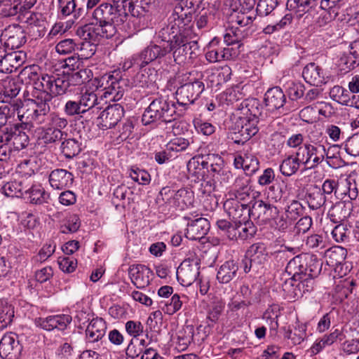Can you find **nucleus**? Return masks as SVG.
<instances>
[{"mask_svg":"<svg viewBox=\"0 0 359 359\" xmlns=\"http://www.w3.org/2000/svg\"><path fill=\"white\" fill-rule=\"evenodd\" d=\"M191 34L183 35L180 40H175L171 46L163 47L151 43L140 53L132 57L128 68L135 66L142 69L157 59L165 57L172 52L174 61L177 64L183 63L187 57L189 59L196 55V50L198 49V43L195 41H191Z\"/></svg>","mask_w":359,"mask_h":359,"instance_id":"f257e3e1","label":"nucleus"},{"mask_svg":"<svg viewBox=\"0 0 359 359\" xmlns=\"http://www.w3.org/2000/svg\"><path fill=\"white\" fill-rule=\"evenodd\" d=\"M322 266V261L316 255L309 254L297 255L287 263L286 272L292 275L290 284L294 286L293 282H298L294 297H301L313 290L314 279L320 273Z\"/></svg>","mask_w":359,"mask_h":359,"instance_id":"f03ea898","label":"nucleus"},{"mask_svg":"<svg viewBox=\"0 0 359 359\" xmlns=\"http://www.w3.org/2000/svg\"><path fill=\"white\" fill-rule=\"evenodd\" d=\"M201 72L191 71L179 73L175 76L178 87L175 91V99L179 106L187 109L199 98L205 90Z\"/></svg>","mask_w":359,"mask_h":359,"instance_id":"7ed1b4c3","label":"nucleus"},{"mask_svg":"<svg viewBox=\"0 0 359 359\" xmlns=\"http://www.w3.org/2000/svg\"><path fill=\"white\" fill-rule=\"evenodd\" d=\"M175 109L174 102L169 101L163 96L157 97L145 109L142 116V122L144 126L158 121L171 122L175 120L173 116L176 113Z\"/></svg>","mask_w":359,"mask_h":359,"instance_id":"20e7f679","label":"nucleus"},{"mask_svg":"<svg viewBox=\"0 0 359 359\" xmlns=\"http://www.w3.org/2000/svg\"><path fill=\"white\" fill-rule=\"evenodd\" d=\"M30 81H32L33 91L32 98L27 102H50L52 98L59 96L55 90V84L52 80V75L47 74H38L36 72H31L29 74Z\"/></svg>","mask_w":359,"mask_h":359,"instance_id":"39448f33","label":"nucleus"},{"mask_svg":"<svg viewBox=\"0 0 359 359\" xmlns=\"http://www.w3.org/2000/svg\"><path fill=\"white\" fill-rule=\"evenodd\" d=\"M297 156L307 169H316L327 156L325 147L320 144H304L297 149Z\"/></svg>","mask_w":359,"mask_h":359,"instance_id":"423d86ee","label":"nucleus"},{"mask_svg":"<svg viewBox=\"0 0 359 359\" xmlns=\"http://www.w3.org/2000/svg\"><path fill=\"white\" fill-rule=\"evenodd\" d=\"M98 85L100 88H103L105 97L109 95L111 96V100L118 101L124 94L126 81L122 79L119 71H114L102 76Z\"/></svg>","mask_w":359,"mask_h":359,"instance_id":"0eeeda50","label":"nucleus"},{"mask_svg":"<svg viewBox=\"0 0 359 359\" xmlns=\"http://www.w3.org/2000/svg\"><path fill=\"white\" fill-rule=\"evenodd\" d=\"M194 12V8L182 4V2L180 1L169 16L168 22H171L175 27L180 28V31L184 34H191V29L194 23L193 22Z\"/></svg>","mask_w":359,"mask_h":359,"instance_id":"6e6552de","label":"nucleus"},{"mask_svg":"<svg viewBox=\"0 0 359 359\" xmlns=\"http://www.w3.org/2000/svg\"><path fill=\"white\" fill-rule=\"evenodd\" d=\"M112 0V4L109 3H102L97 7L92 15L93 20L95 24L106 21L116 20L120 19V22L123 23L128 18V13L124 12L122 8L118 7L121 1Z\"/></svg>","mask_w":359,"mask_h":359,"instance_id":"1a4fd4ad","label":"nucleus"},{"mask_svg":"<svg viewBox=\"0 0 359 359\" xmlns=\"http://www.w3.org/2000/svg\"><path fill=\"white\" fill-rule=\"evenodd\" d=\"M235 8H233V12L231 14L230 18L232 23L241 27H248L252 24L255 16L249 14L255 4L256 0H233Z\"/></svg>","mask_w":359,"mask_h":359,"instance_id":"9d476101","label":"nucleus"},{"mask_svg":"<svg viewBox=\"0 0 359 359\" xmlns=\"http://www.w3.org/2000/svg\"><path fill=\"white\" fill-rule=\"evenodd\" d=\"M200 259L197 257L185 259L176 272L177 280L184 286L191 285L199 276Z\"/></svg>","mask_w":359,"mask_h":359,"instance_id":"9b49d317","label":"nucleus"},{"mask_svg":"<svg viewBox=\"0 0 359 359\" xmlns=\"http://www.w3.org/2000/svg\"><path fill=\"white\" fill-rule=\"evenodd\" d=\"M201 158V167L208 170L210 168V171L214 173L215 177H217L220 184L229 182L232 175L231 172L223 170L224 160L219 154H208Z\"/></svg>","mask_w":359,"mask_h":359,"instance_id":"f8f14e48","label":"nucleus"},{"mask_svg":"<svg viewBox=\"0 0 359 359\" xmlns=\"http://www.w3.org/2000/svg\"><path fill=\"white\" fill-rule=\"evenodd\" d=\"M238 109L243 116L241 117L242 122L252 126L257 127L259 117L262 115V106L257 98H248L243 100L238 106Z\"/></svg>","mask_w":359,"mask_h":359,"instance_id":"ddd939ff","label":"nucleus"},{"mask_svg":"<svg viewBox=\"0 0 359 359\" xmlns=\"http://www.w3.org/2000/svg\"><path fill=\"white\" fill-rule=\"evenodd\" d=\"M22 351V346L14 332L5 334L0 340V356L3 359H19Z\"/></svg>","mask_w":359,"mask_h":359,"instance_id":"4468645a","label":"nucleus"},{"mask_svg":"<svg viewBox=\"0 0 359 359\" xmlns=\"http://www.w3.org/2000/svg\"><path fill=\"white\" fill-rule=\"evenodd\" d=\"M52 80L55 84V90L60 95L65 94L67 91H71V86L81 85V80L79 77L76 71H63L62 74L52 75Z\"/></svg>","mask_w":359,"mask_h":359,"instance_id":"2eb2a0df","label":"nucleus"},{"mask_svg":"<svg viewBox=\"0 0 359 359\" xmlns=\"http://www.w3.org/2000/svg\"><path fill=\"white\" fill-rule=\"evenodd\" d=\"M264 104L270 111L281 110V112L287 113L290 109L285 107L286 96L279 86H275L267 90L264 94Z\"/></svg>","mask_w":359,"mask_h":359,"instance_id":"dca6fc26","label":"nucleus"},{"mask_svg":"<svg viewBox=\"0 0 359 359\" xmlns=\"http://www.w3.org/2000/svg\"><path fill=\"white\" fill-rule=\"evenodd\" d=\"M124 115V109L119 104L109 105L98 116L100 124L102 129L114 127Z\"/></svg>","mask_w":359,"mask_h":359,"instance_id":"f3484780","label":"nucleus"},{"mask_svg":"<svg viewBox=\"0 0 359 359\" xmlns=\"http://www.w3.org/2000/svg\"><path fill=\"white\" fill-rule=\"evenodd\" d=\"M4 46L10 50L18 49L26 42L24 29L19 25L9 26L1 34Z\"/></svg>","mask_w":359,"mask_h":359,"instance_id":"a211bd4d","label":"nucleus"},{"mask_svg":"<svg viewBox=\"0 0 359 359\" xmlns=\"http://www.w3.org/2000/svg\"><path fill=\"white\" fill-rule=\"evenodd\" d=\"M279 214L278 208L262 200L255 201L250 207V217L266 221L274 219Z\"/></svg>","mask_w":359,"mask_h":359,"instance_id":"6ab92c4d","label":"nucleus"},{"mask_svg":"<svg viewBox=\"0 0 359 359\" xmlns=\"http://www.w3.org/2000/svg\"><path fill=\"white\" fill-rule=\"evenodd\" d=\"M223 206L229 217L235 222L250 217V207L238 199L229 198L224 201Z\"/></svg>","mask_w":359,"mask_h":359,"instance_id":"aec40b11","label":"nucleus"},{"mask_svg":"<svg viewBox=\"0 0 359 359\" xmlns=\"http://www.w3.org/2000/svg\"><path fill=\"white\" fill-rule=\"evenodd\" d=\"M0 57V72L11 74L25 62L26 54L22 51H13Z\"/></svg>","mask_w":359,"mask_h":359,"instance_id":"412c9836","label":"nucleus"},{"mask_svg":"<svg viewBox=\"0 0 359 359\" xmlns=\"http://www.w3.org/2000/svg\"><path fill=\"white\" fill-rule=\"evenodd\" d=\"M210 227V222L207 219L197 218L188 223L185 236L189 240H200L208 233Z\"/></svg>","mask_w":359,"mask_h":359,"instance_id":"4be33fe9","label":"nucleus"},{"mask_svg":"<svg viewBox=\"0 0 359 359\" xmlns=\"http://www.w3.org/2000/svg\"><path fill=\"white\" fill-rule=\"evenodd\" d=\"M349 48L348 53H344L339 61V65L346 72H349L359 66V40L351 43Z\"/></svg>","mask_w":359,"mask_h":359,"instance_id":"5701e85b","label":"nucleus"},{"mask_svg":"<svg viewBox=\"0 0 359 359\" xmlns=\"http://www.w3.org/2000/svg\"><path fill=\"white\" fill-rule=\"evenodd\" d=\"M49 183L55 189H63L70 187L74 182L72 172L65 169L57 168L52 170L49 174Z\"/></svg>","mask_w":359,"mask_h":359,"instance_id":"b1692460","label":"nucleus"},{"mask_svg":"<svg viewBox=\"0 0 359 359\" xmlns=\"http://www.w3.org/2000/svg\"><path fill=\"white\" fill-rule=\"evenodd\" d=\"M22 19L27 24L29 32L34 36H41L45 34L46 22L41 14L27 11L22 14Z\"/></svg>","mask_w":359,"mask_h":359,"instance_id":"393cba45","label":"nucleus"},{"mask_svg":"<svg viewBox=\"0 0 359 359\" xmlns=\"http://www.w3.org/2000/svg\"><path fill=\"white\" fill-rule=\"evenodd\" d=\"M150 269L142 264H133L129 267L128 273L132 283L137 288H144L149 284Z\"/></svg>","mask_w":359,"mask_h":359,"instance_id":"a878e982","label":"nucleus"},{"mask_svg":"<svg viewBox=\"0 0 359 359\" xmlns=\"http://www.w3.org/2000/svg\"><path fill=\"white\" fill-rule=\"evenodd\" d=\"M238 269L239 264L238 262L233 259L225 262L221 265L217 271V280L222 284L229 283L237 277Z\"/></svg>","mask_w":359,"mask_h":359,"instance_id":"bb28decb","label":"nucleus"},{"mask_svg":"<svg viewBox=\"0 0 359 359\" xmlns=\"http://www.w3.org/2000/svg\"><path fill=\"white\" fill-rule=\"evenodd\" d=\"M302 76L306 83L313 86H320L325 83L323 71L314 62L309 63L303 69Z\"/></svg>","mask_w":359,"mask_h":359,"instance_id":"cd10ccee","label":"nucleus"},{"mask_svg":"<svg viewBox=\"0 0 359 359\" xmlns=\"http://www.w3.org/2000/svg\"><path fill=\"white\" fill-rule=\"evenodd\" d=\"M106 329V323L102 318H93L86 330V338L92 343L98 341L104 336Z\"/></svg>","mask_w":359,"mask_h":359,"instance_id":"c85d7f7f","label":"nucleus"},{"mask_svg":"<svg viewBox=\"0 0 359 359\" xmlns=\"http://www.w3.org/2000/svg\"><path fill=\"white\" fill-rule=\"evenodd\" d=\"M246 254L252 259L254 267L259 270L268 259V252L265 245L262 243L252 244L247 250Z\"/></svg>","mask_w":359,"mask_h":359,"instance_id":"c756f323","label":"nucleus"},{"mask_svg":"<svg viewBox=\"0 0 359 359\" xmlns=\"http://www.w3.org/2000/svg\"><path fill=\"white\" fill-rule=\"evenodd\" d=\"M305 199L309 208L312 210H318L329 205L328 202L322 194L320 187L318 185H313L307 189Z\"/></svg>","mask_w":359,"mask_h":359,"instance_id":"7c9ffc66","label":"nucleus"},{"mask_svg":"<svg viewBox=\"0 0 359 359\" xmlns=\"http://www.w3.org/2000/svg\"><path fill=\"white\" fill-rule=\"evenodd\" d=\"M13 105L18 106V109L15 110L16 121L18 120L22 124L31 125L34 124L33 121V112L32 107L27 102L24 104L20 99L13 100Z\"/></svg>","mask_w":359,"mask_h":359,"instance_id":"2f4dec72","label":"nucleus"},{"mask_svg":"<svg viewBox=\"0 0 359 359\" xmlns=\"http://www.w3.org/2000/svg\"><path fill=\"white\" fill-rule=\"evenodd\" d=\"M100 101L93 92L86 91L79 97L80 105H81L84 114L92 111L93 113L97 114L102 109Z\"/></svg>","mask_w":359,"mask_h":359,"instance_id":"473e14b6","label":"nucleus"},{"mask_svg":"<svg viewBox=\"0 0 359 359\" xmlns=\"http://www.w3.org/2000/svg\"><path fill=\"white\" fill-rule=\"evenodd\" d=\"M252 126L253 124L248 125L242 122L241 128H238V131L231 133L230 138L233 141L235 144H243L252 137L255 135L259 131L258 127H255Z\"/></svg>","mask_w":359,"mask_h":359,"instance_id":"72a5a7b5","label":"nucleus"},{"mask_svg":"<svg viewBox=\"0 0 359 359\" xmlns=\"http://www.w3.org/2000/svg\"><path fill=\"white\" fill-rule=\"evenodd\" d=\"M236 240L245 241L251 238L256 233V227L251 221L248 219L235 222Z\"/></svg>","mask_w":359,"mask_h":359,"instance_id":"f704fd0d","label":"nucleus"},{"mask_svg":"<svg viewBox=\"0 0 359 359\" xmlns=\"http://www.w3.org/2000/svg\"><path fill=\"white\" fill-rule=\"evenodd\" d=\"M346 250L340 246H333L325 252L327 264L333 268L342 264L346 259Z\"/></svg>","mask_w":359,"mask_h":359,"instance_id":"c9c22d12","label":"nucleus"},{"mask_svg":"<svg viewBox=\"0 0 359 359\" xmlns=\"http://www.w3.org/2000/svg\"><path fill=\"white\" fill-rule=\"evenodd\" d=\"M312 223V219L309 216L300 218L296 224L292 226V232L287 233L285 238L293 243H298L299 234L306 233L311 227Z\"/></svg>","mask_w":359,"mask_h":359,"instance_id":"e433bc0d","label":"nucleus"},{"mask_svg":"<svg viewBox=\"0 0 359 359\" xmlns=\"http://www.w3.org/2000/svg\"><path fill=\"white\" fill-rule=\"evenodd\" d=\"M185 35L182 33L180 28L175 27L171 22L162 27L158 32V36L161 41L167 42V46H171L175 40H180V38Z\"/></svg>","mask_w":359,"mask_h":359,"instance_id":"4c0bfd02","label":"nucleus"},{"mask_svg":"<svg viewBox=\"0 0 359 359\" xmlns=\"http://www.w3.org/2000/svg\"><path fill=\"white\" fill-rule=\"evenodd\" d=\"M18 106L13 105V101L5 102L0 106V127L15 125L16 122L15 110Z\"/></svg>","mask_w":359,"mask_h":359,"instance_id":"58836bf2","label":"nucleus"},{"mask_svg":"<svg viewBox=\"0 0 359 359\" xmlns=\"http://www.w3.org/2000/svg\"><path fill=\"white\" fill-rule=\"evenodd\" d=\"M194 335V327L193 325H184L179 330L177 334L176 348L178 351L186 350L193 341Z\"/></svg>","mask_w":359,"mask_h":359,"instance_id":"ea45409f","label":"nucleus"},{"mask_svg":"<svg viewBox=\"0 0 359 359\" xmlns=\"http://www.w3.org/2000/svg\"><path fill=\"white\" fill-rule=\"evenodd\" d=\"M60 14L63 17L73 15L74 19L83 18L85 15V10L82 8H76L75 0H58Z\"/></svg>","mask_w":359,"mask_h":359,"instance_id":"a19ab883","label":"nucleus"},{"mask_svg":"<svg viewBox=\"0 0 359 359\" xmlns=\"http://www.w3.org/2000/svg\"><path fill=\"white\" fill-rule=\"evenodd\" d=\"M248 35L247 27L232 26L224 35V41L227 46L238 43L243 40Z\"/></svg>","mask_w":359,"mask_h":359,"instance_id":"79ce46f5","label":"nucleus"},{"mask_svg":"<svg viewBox=\"0 0 359 359\" xmlns=\"http://www.w3.org/2000/svg\"><path fill=\"white\" fill-rule=\"evenodd\" d=\"M338 187V180L327 179L323 182L322 187H320L322 194L330 205L337 203L336 194L337 192Z\"/></svg>","mask_w":359,"mask_h":359,"instance_id":"37998d69","label":"nucleus"},{"mask_svg":"<svg viewBox=\"0 0 359 359\" xmlns=\"http://www.w3.org/2000/svg\"><path fill=\"white\" fill-rule=\"evenodd\" d=\"M318 0H287V8L301 18L314 6Z\"/></svg>","mask_w":359,"mask_h":359,"instance_id":"c03bdc74","label":"nucleus"},{"mask_svg":"<svg viewBox=\"0 0 359 359\" xmlns=\"http://www.w3.org/2000/svg\"><path fill=\"white\" fill-rule=\"evenodd\" d=\"M25 192L28 195L30 202L34 204H41L47 202L49 198V194L46 193L40 184L32 185Z\"/></svg>","mask_w":359,"mask_h":359,"instance_id":"a18cd8bd","label":"nucleus"},{"mask_svg":"<svg viewBox=\"0 0 359 359\" xmlns=\"http://www.w3.org/2000/svg\"><path fill=\"white\" fill-rule=\"evenodd\" d=\"M302 164L299 157L289 156L285 158L280 165V172L286 177L296 173Z\"/></svg>","mask_w":359,"mask_h":359,"instance_id":"49530a36","label":"nucleus"},{"mask_svg":"<svg viewBox=\"0 0 359 359\" xmlns=\"http://www.w3.org/2000/svg\"><path fill=\"white\" fill-rule=\"evenodd\" d=\"M14 307L6 300H0V329L11 325L14 318Z\"/></svg>","mask_w":359,"mask_h":359,"instance_id":"de8ad7c7","label":"nucleus"},{"mask_svg":"<svg viewBox=\"0 0 359 359\" xmlns=\"http://www.w3.org/2000/svg\"><path fill=\"white\" fill-rule=\"evenodd\" d=\"M78 34L83 39L84 41H92L97 45V43L102 38L98 28L95 25V22L85 25L78 29Z\"/></svg>","mask_w":359,"mask_h":359,"instance_id":"09e8293b","label":"nucleus"},{"mask_svg":"<svg viewBox=\"0 0 359 359\" xmlns=\"http://www.w3.org/2000/svg\"><path fill=\"white\" fill-rule=\"evenodd\" d=\"M60 149L66 158L71 159L77 156L81 151V144L74 138L64 139Z\"/></svg>","mask_w":359,"mask_h":359,"instance_id":"8fccbe9b","label":"nucleus"},{"mask_svg":"<svg viewBox=\"0 0 359 359\" xmlns=\"http://www.w3.org/2000/svg\"><path fill=\"white\" fill-rule=\"evenodd\" d=\"M1 85L3 86L1 93L6 97H15L20 91V83L13 78L7 77L2 80Z\"/></svg>","mask_w":359,"mask_h":359,"instance_id":"3c124183","label":"nucleus"},{"mask_svg":"<svg viewBox=\"0 0 359 359\" xmlns=\"http://www.w3.org/2000/svg\"><path fill=\"white\" fill-rule=\"evenodd\" d=\"M193 192L185 188H182L175 191L173 205L184 209L185 207L191 205L193 202Z\"/></svg>","mask_w":359,"mask_h":359,"instance_id":"603ef678","label":"nucleus"},{"mask_svg":"<svg viewBox=\"0 0 359 359\" xmlns=\"http://www.w3.org/2000/svg\"><path fill=\"white\" fill-rule=\"evenodd\" d=\"M97 44L92 41H83L76 46V54L81 60H87L93 57L97 50Z\"/></svg>","mask_w":359,"mask_h":359,"instance_id":"864d4df0","label":"nucleus"},{"mask_svg":"<svg viewBox=\"0 0 359 359\" xmlns=\"http://www.w3.org/2000/svg\"><path fill=\"white\" fill-rule=\"evenodd\" d=\"M120 22V19L116 20L106 21L95 24L97 27L102 38L111 39L114 36L117 32L116 27Z\"/></svg>","mask_w":359,"mask_h":359,"instance_id":"5fc2aeb1","label":"nucleus"},{"mask_svg":"<svg viewBox=\"0 0 359 359\" xmlns=\"http://www.w3.org/2000/svg\"><path fill=\"white\" fill-rule=\"evenodd\" d=\"M67 136V133L59 130H55L48 127L43 129L41 139L46 144L55 143L60 142Z\"/></svg>","mask_w":359,"mask_h":359,"instance_id":"6e6d98bb","label":"nucleus"},{"mask_svg":"<svg viewBox=\"0 0 359 359\" xmlns=\"http://www.w3.org/2000/svg\"><path fill=\"white\" fill-rule=\"evenodd\" d=\"M331 99L342 105H345L350 97V92L340 86H334L330 90Z\"/></svg>","mask_w":359,"mask_h":359,"instance_id":"4d7b16f0","label":"nucleus"},{"mask_svg":"<svg viewBox=\"0 0 359 359\" xmlns=\"http://www.w3.org/2000/svg\"><path fill=\"white\" fill-rule=\"evenodd\" d=\"M279 0H259L256 13L259 16H266L278 5Z\"/></svg>","mask_w":359,"mask_h":359,"instance_id":"13d9d810","label":"nucleus"},{"mask_svg":"<svg viewBox=\"0 0 359 359\" xmlns=\"http://www.w3.org/2000/svg\"><path fill=\"white\" fill-rule=\"evenodd\" d=\"M219 43V39L217 37H215L209 43L210 50L205 53V58L210 62H217L223 60L222 48H214Z\"/></svg>","mask_w":359,"mask_h":359,"instance_id":"bf43d9fd","label":"nucleus"},{"mask_svg":"<svg viewBox=\"0 0 359 359\" xmlns=\"http://www.w3.org/2000/svg\"><path fill=\"white\" fill-rule=\"evenodd\" d=\"M67 125V119L57 113H50L48 117L46 126L51 128L62 131V130L65 128Z\"/></svg>","mask_w":359,"mask_h":359,"instance_id":"052dcab7","label":"nucleus"},{"mask_svg":"<svg viewBox=\"0 0 359 359\" xmlns=\"http://www.w3.org/2000/svg\"><path fill=\"white\" fill-rule=\"evenodd\" d=\"M50 318L52 330L55 329L59 330H65L72 320L71 316L66 314L50 316Z\"/></svg>","mask_w":359,"mask_h":359,"instance_id":"680f3d73","label":"nucleus"},{"mask_svg":"<svg viewBox=\"0 0 359 359\" xmlns=\"http://www.w3.org/2000/svg\"><path fill=\"white\" fill-rule=\"evenodd\" d=\"M21 172L25 175L31 176L39 171V166L36 163V157H30L27 159H24L20 162L18 165Z\"/></svg>","mask_w":359,"mask_h":359,"instance_id":"e2e57ef3","label":"nucleus"},{"mask_svg":"<svg viewBox=\"0 0 359 359\" xmlns=\"http://www.w3.org/2000/svg\"><path fill=\"white\" fill-rule=\"evenodd\" d=\"M134 129V124L130 119H126L124 122L120 123L118 126L119 133L117 137V141L123 142L128 139L132 135Z\"/></svg>","mask_w":359,"mask_h":359,"instance_id":"0e129e2a","label":"nucleus"},{"mask_svg":"<svg viewBox=\"0 0 359 359\" xmlns=\"http://www.w3.org/2000/svg\"><path fill=\"white\" fill-rule=\"evenodd\" d=\"M201 161L198 158H194L189 161L187 163V171L189 177H194V180H200L203 177V168H200Z\"/></svg>","mask_w":359,"mask_h":359,"instance_id":"69168bd1","label":"nucleus"},{"mask_svg":"<svg viewBox=\"0 0 359 359\" xmlns=\"http://www.w3.org/2000/svg\"><path fill=\"white\" fill-rule=\"evenodd\" d=\"M217 226L221 231L224 233V234L229 240H236V230L234 228L235 220L229 222L226 219H219L217 221Z\"/></svg>","mask_w":359,"mask_h":359,"instance_id":"338daca9","label":"nucleus"},{"mask_svg":"<svg viewBox=\"0 0 359 359\" xmlns=\"http://www.w3.org/2000/svg\"><path fill=\"white\" fill-rule=\"evenodd\" d=\"M345 150L351 156H359V132L348 139L345 144Z\"/></svg>","mask_w":359,"mask_h":359,"instance_id":"774afa93","label":"nucleus"}]
</instances>
